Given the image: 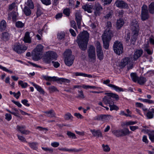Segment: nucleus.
Wrapping results in <instances>:
<instances>
[{"instance_id": "f257e3e1", "label": "nucleus", "mask_w": 154, "mask_h": 154, "mask_svg": "<svg viewBox=\"0 0 154 154\" xmlns=\"http://www.w3.org/2000/svg\"><path fill=\"white\" fill-rule=\"evenodd\" d=\"M89 37V34L86 31H84L77 36L76 42L82 50L84 51L86 49Z\"/></svg>"}, {"instance_id": "f03ea898", "label": "nucleus", "mask_w": 154, "mask_h": 154, "mask_svg": "<svg viewBox=\"0 0 154 154\" xmlns=\"http://www.w3.org/2000/svg\"><path fill=\"white\" fill-rule=\"evenodd\" d=\"M71 54V51L68 49L66 50L63 53L65 63L67 66H69L72 64L74 59V56L72 55Z\"/></svg>"}, {"instance_id": "7ed1b4c3", "label": "nucleus", "mask_w": 154, "mask_h": 154, "mask_svg": "<svg viewBox=\"0 0 154 154\" xmlns=\"http://www.w3.org/2000/svg\"><path fill=\"white\" fill-rule=\"evenodd\" d=\"M57 57V55L55 52L51 51H48L46 52L43 57V61L46 63H50L52 60H56Z\"/></svg>"}, {"instance_id": "20e7f679", "label": "nucleus", "mask_w": 154, "mask_h": 154, "mask_svg": "<svg viewBox=\"0 0 154 154\" xmlns=\"http://www.w3.org/2000/svg\"><path fill=\"white\" fill-rule=\"evenodd\" d=\"M43 46L41 45H37L32 52V58L37 61L40 59V55L42 53Z\"/></svg>"}, {"instance_id": "39448f33", "label": "nucleus", "mask_w": 154, "mask_h": 154, "mask_svg": "<svg viewBox=\"0 0 154 154\" xmlns=\"http://www.w3.org/2000/svg\"><path fill=\"white\" fill-rule=\"evenodd\" d=\"M95 48L93 45H90L87 51L88 54L89 61L93 63L95 62L96 56Z\"/></svg>"}, {"instance_id": "423d86ee", "label": "nucleus", "mask_w": 154, "mask_h": 154, "mask_svg": "<svg viewBox=\"0 0 154 154\" xmlns=\"http://www.w3.org/2000/svg\"><path fill=\"white\" fill-rule=\"evenodd\" d=\"M132 59L131 57H125L124 58L120 63L121 66L124 67L127 65L128 70L132 69L133 67V63L131 61Z\"/></svg>"}, {"instance_id": "0eeeda50", "label": "nucleus", "mask_w": 154, "mask_h": 154, "mask_svg": "<svg viewBox=\"0 0 154 154\" xmlns=\"http://www.w3.org/2000/svg\"><path fill=\"white\" fill-rule=\"evenodd\" d=\"M130 132L127 128H125L123 129L114 130L112 131L113 134L118 137L128 135Z\"/></svg>"}, {"instance_id": "6e6552de", "label": "nucleus", "mask_w": 154, "mask_h": 154, "mask_svg": "<svg viewBox=\"0 0 154 154\" xmlns=\"http://www.w3.org/2000/svg\"><path fill=\"white\" fill-rule=\"evenodd\" d=\"M43 78L47 81H57L59 83H62V82L67 83L69 82V80L63 78H59L57 77L53 76L52 77L46 75L43 76Z\"/></svg>"}, {"instance_id": "1a4fd4ad", "label": "nucleus", "mask_w": 154, "mask_h": 154, "mask_svg": "<svg viewBox=\"0 0 154 154\" xmlns=\"http://www.w3.org/2000/svg\"><path fill=\"white\" fill-rule=\"evenodd\" d=\"M113 49L116 54L120 55L123 52V47L122 44L119 41H116L114 43Z\"/></svg>"}, {"instance_id": "9d476101", "label": "nucleus", "mask_w": 154, "mask_h": 154, "mask_svg": "<svg viewBox=\"0 0 154 154\" xmlns=\"http://www.w3.org/2000/svg\"><path fill=\"white\" fill-rule=\"evenodd\" d=\"M28 47L26 46H23L20 45L15 44L13 47L14 51L18 54L24 53L27 49Z\"/></svg>"}, {"instance_id": "9b49d317", "label": "nucleus", "mask_w": 154, "mask_h": 154, "mask_svg": "<svg viewBox=\"0 0 154 154\" xmlns=\"http://www.w3.org/2000/svg\"><path fill=\"white\" fill-rule=\"evenodd\" d=\"M96 48L97 57L100 60H102L103 59L104 55L102 47L99 42H96Z\"/></svg>"}, {"instance_id": "f8f14e48", "label": "nucleus", "mask_w": 154, "mask_h": 154, "mask_svg": "<svg viewBox=\"0 0 154 154\" xmlns=\"http://www.w3.org/2000/svg\"><path fill=\"white\" fill-rule=\"evenodd\" d=\"M113 36V34L109 29H106L102 36V39L111 40V38Z\"/></svg>"}, {"instance_id": "ddd939ff", "label": "nucleus", "mask_w": 154, "mask_h": 154, "mask_svg": "<svg viewBox=\"0 0 154 154\" xmlns=\"http://www.w3.org/2000/svg\"><path fill=\"white\" fill-rule=\"evenodd\" d=\"M108 94L109 93L105 94H107V95L104 96L103 98L102 101L106 105L109 104V105L111 104L114 103V102L113 99L111 98Z\"/></svg>"}, {"instance_id": "4468645a", "label": "nucleus", "mask_w": 154, "mask_h": 154, "mask_svg": "<svg viewBox=\"0 0 154 154\" xmlns=\"http://www.w3.org/2000/svg\"><path fill=\"white\" fill-rule=\"evenodd\" d=\"M131 28L132 32L138 33L139 28L137 22L133 21L131 23Z\"/></svg>"}, {"instance_id": "2eb2a0df", "label": "nucleus", "mask_w": 154, "mask_h": 154, "mask_svg": "<svg viewBox=\"0 0 154 154\" xmlns=\"http://www.w3.org/2000/svg\"><path fill=\"white\" fill-rule=\"evenodd\" d=\"M75 20L77 23L78 27L79 29L81 28V24L82 20V16L80 13L78 11H76L75 14Z\"/></svg>"}, {"instance_id": "dca6fc26", "label": "nucleus", "mask_w": 154, "mask_h": 154, "mask_svg": "<svg viewBox=\"0 0 154 154\" xmlns=\"http://www.w3.org/2000/svg\"><path fill=\"white\" fill-rule=\"evenodd\" d=\"M115 4L117 7L121 8H125L128 6L127 4L122 0H117Z\"/></svg>"}, {"instance_id": "f3484780", "label": "nucleus", "mask_w": 154, "mask_h": 154, "mask_svg": "<svg viewBox=\"0 0 154 154\" xmlns=\"http://www.w3.org/2000/svg\"><path fill=\"white\" fill-rule=\"evenodd\" d=\"M26 127L25 126H17V130L18 131H19L22 134H27L30 133V131L27 130H26Z\"/></svg>"}, {"instance_id": "a211bd4d", "label": "nucleus", "mask_w": 154, "mask_h": 154, "mask_svg": "<svg viewBox=\"0 0 154 154\" xmlns=\"http://www.w3.org/2000/svg\"><path fill=\"white\" fill-rule=\"evenodd\" d=\"M90 131L92 133L93 136L97 137V138L103 137L102 134L100 130H95V129L91 130Z\"/></svg>"}, {"instance_id": "6ab92c4d", "label": "nucleus", "mask_w": 154, "mask_h": 154, "mask_svg": "<svg viewBox=\"0 0 154 154\" xmlns=\"http://www.w3.org/2000/svg\"><path fill=\"white\" fill-rule=\"evenodd\" d=\"M143 51L142 50H137L134 53L133 60L135 61L141 56L143 54Z\"/></svg>"}, {"instance_id": "aec40b11", "label": "nucleus", "mask_w": 154, "mask_h": 154, "mask_svg": "<svg viewBox=\"0 0 154 154\" xmlns=\"http://www.w3.org/2000/svg\"><path fill=\"white\" fill-rule=\"evenodd\" d=\"M44 112L45 114V116L51 118L56 117V113L53 109L45 111Z\"/></svg>"}, {"instance_id": "412c9836", "label": "nucleus", "mask_w": 154, "mask_h": 154, "mask_svg": "<svg viewBox=\"0 0 154 154\" xmlns=\"http://www.w3.org/2000/svg\"><path fill=\"white\" fill-rule=\"evenodd\" d=\"M23 41L25 43H30L31 42V38L30 37L29 32H27L25 33L23 38Z\"/></svg>"}, {"instance_id": "4be33fe9", "label": "nucleus", "mask_w": 154, "mask_h": 154, "mask_svg": "<svg viewBox=\"0 0 154 154\" xmlns=\"http://www.w3.org/2000/svg\"><path fill=\"white\" fill-rule=\"evenodd\" d=\"M132 35L131 39V44L134 45L135 44L137 37L138 35V33L132 32Z\"/></svg>"}, {"instance_id": "5701e85b", "label": "nucleus", "mask_w": 154, "mask_h": 154, "mask_svg": "<svg viewBox=\"0 0 154 154\" xmlns=\"http://www.w3.org/2000/svg\"><path fill=\"white\" fill-rule=\"evenodd\" d=\"M58 149L60 150L61 151L74 152H75L81 151L82 150V149H69L65 148H59Z\"/></svg>"}, {"instance_id": "b1692460", "label": "nucleus", "mask_w": 154, "mask_h": 154, "mask_svg": "<svg viewBox=\"0 0 154 154\" xmlns=\"http://www.w3.org/2000/svg\"><path fill=\"white\" fill-rule=\"evenodd\" d=\"M124 22L122 19L118 20L116 22V26L118 29H120L123 25Z\"/></svg>"}, {"instance_id": "393cba45", "label": "nucleus", "mask_w": 154, "mask_h": 154, "mask_svg": "<svg viewBox=\"0 0 154 154\" xmlns=\"http://www.w3.org/2000/svg\"><path fill=\"white\" fill-rule=\"evenodd\" d=\"M141 19L143 21L147 19L149 17L148 12H141Z\"/></svg>"}, {"instance_id": "a878e982", "label": "nucleus", "mask_w": 154, "mask_h": 154, "mask_svg": "<svg viewBox=\"0 0 154 154\" xmlns=\"http://www.w3.org/2000/svg\"><path fill=\"white\" fill-rule=\"evenodd\" d=\"M32 84L38 91H39L40 93L42 94H44L45 92L40 86L33 82H32Z\"/></svg>"}, {"instance_id": "bb28decb", "label": "nucleus", "mask_w": 154, "mask_h": 154, "mask_svg": "<svg viewBox=\"0 0 154 154\" xmlns=\"http://www.w3.org/2000/svg\"><path fill=\"white\" fill-rule=\"evenodd\" d=\"M108 86L112 88L117 91L120 92L123 91H124L123 88L112 84H109L108 85Z\"/></svg>"}, {"instance_id": "cd10ccee", "label": "nucleus", "mask_w": 154, "mask_h": 154, "mask_svg": "<svg viewBox=\"0 0 154 154\" xmlns=\"http://www.w3.org/2000/svg\"><path fill=\"white\" fill-rule=\"evenodd\" d=\"M103 47L106 49H108L109 46V42L110 40H108L106 39H102Z\"/></svg>"}, {"instance_id": "c85d7f7f", "label": "nucleus", "mask_w": 154, "mask_h": 154, "mask_svg": "<svg viewBox=\"0 0 154 154\" xmlns=\"http://www.w3.org/2000/svg\"><path fill=\"white\" fill-rule=\"evenodd\" d=\"M112 117L109 115H101L102 121H106L109 120L110 119H112Z\"/></svg>"}, {"instance_id": "c756f323", "label": "nucleus", "mask_w": 154, "mask_h": 154, "mask_svg": "<svg viewBox=\"0 0 154 154\" xmlns=\"http://www.w3.org/2000/svg\"><path fill=\"white\" fill-rule=\"evenodd\" d=\"M146 80L145 78L143 77H138L137 79V83L140 85H143L146 82Z\"/></svg>"}, {"instance_id": "7c9ffc66", "label": "nucleus", "mask_w": 154, "mask_h": 154, "mask_svg": "<svg viewBox=\"0 0 154 154\" xmlns=\"http://www.w3.org/2000/svg\"><path fill=\"white\" fill-rule=\"evenodd\" d=\"M23 11L26 16H29L31 14V11L27 6H25L23 10Z\"/></svg>"}, {"instance_id": "2f4dec72", "label": "nucleus", "mask_w": 154, "mask_h": 154, "mask_svg": "<svg viewBox=\"0 0 154 154\" xmlns=\"http://www.w3.org/2000/svg\"><path fill=\"white\" fill-rule=\"evenodd\" d=\"M83 9L85 11H87L88 13H91L92 12V7L90 5H84L82 7Z\"/></svg>"}, {"instance_id": "473e14b6", "label": "nucleus", "mask_w": 154, "mask_h": 154, "mask_svg": "<svg viewBox=\"0 0 154 154\" xmlns=\"http://www.w3.org/2000/svg\"><path fill=\"white\" fill-rule=\"evenodd\" d=\"M6 27V22L5 20H3L1 21L0 23V29L1 30L3 31L5 30Z\"/></svg>"}, {"instance_id": "72a5a7b5", "label": "nucleus", "mask_w": 154, "mask_h": 154, "mask_svg": "<svg viewBox=\"0 0 154 154\" xmlns=\"http://www.w3.org/2000/svg\"><path fill=\"white\" fill-rule=\"evenodd\" d=\"M131 76L132 80L134 82H136L138 79V77L136 73H131Z\"/></svg>"}, {"instance_id": "f704fd0d", "label": "nucleus", "mask_w": 154, "mask_h": 154, "mask_svg": "<svg viewBox=\"0 0 154 154\" xmlns=\"http://www.w3.org/2000/svg\"><path fill=\"white\" fill-rule=\"evenodd\" d=\"M148 10L149 12L152 14L154 13V2H152L149 5Z\"/></svg>"}, {"instance_id": "c9c22d12", "label": "nucleus", "mask_w": 154, "mask_h": 154, "mask_svg": "<svg viewBox=\"0 0 154 154\" xmlns=\"http://www.w3.org/2000/svg\"><path fill=\"white\" fill-rule=\"evenodd\" d=\"M138 100L142 101L143 102L147 103L149 104H154V101L152 100L147 99H143L141 98H139Z\"/></svg>"}, {"instance_id": "e433bc0d", "label": "nucleus", "mask_w": 154, "mask_h": 154, "mask_svg": "<svg viewBox=\"0 0 154 154\" xmlns=\"http://www.w3.org/2000/svg\"><path fill=\"white\" fill-rule=\"evenodd\" d=\"M2 36L3 39L5 41H8L9 38V35L7 32H4L2 33Z\"/></svg>"}, {"instance_id": "4c0bfd02", "label": "nucleus", "mask_w": 154, "mask_h": 154, "mask_svg": "<svg viewBox=\"0 0 154 154\" xmlns=\"http://www.w3.org/2000/svg\"><path fill=\"white\" fill-rule=\"evenodd\" d=\"M95 8L97 14L102 10V8L99 4L97 3L95 5Z\"/></svg>"}, {"instance_id": "58836bf2", "label": "nucleus", "mask_w": 154, "mask_h": 154, "mask_svg": "<svg viewBox=\"0 0 154 154\" xmlns=\"http://www.w3.org/2000/svg\"><path fill=\"white\" fill-rule=\"evenodd\" d=\"M29 146L32 149L34 150H36L37 148V143L36 142L28 143Z\"/></svg>"}, {"instance_id": "ea45409f", "label": "nucleus", "mask_w": 154, "mask_h": 154, "mask_svg": "<svg viewBox=\"0 0 154 154\" xmlns=\"http://www.w3.org/2000/svg\"><path fill=\"white\" fill-rule=\"evenodd\" d=\"M18 15L17 13L15 12H12L11 13V16H12V19L13 21H16L17 19V17Z\"/></svg>"}, {"instance_id": "a19ab883", "label": "nucleus", "mask_w": 154, "mask_h": 154, "mask_svg": "<svg viewBox=\"0 0 154 154\" xmlns=\"http://www.w3.org/2000/svg\"><path fill=\"white\" fill-rule=\"evenodd\" d=\"M73 118V116L69 112H67L66 113L64 116V118L65 120H72Z\"/></svg>"}, {"instance_id": "79ce46f5", "label": "nucleus", "mask_w": 154, "mask_h": 154, "mask_svg": "<svg viewBox=\"0 0 154 154\" xmlns=\"http://www.w3.org/2000/svg\"><path fill=\"white\" fill-rule=\"evenodd\" d=\"M26 4L27 6H28L30 8L33 9L34 8V5L33 2L31 0H28L27 2L26 3Z\"/></svg>"}, {"instance_id": "37998d69", "label": "nucleus", "mask_w": 154, "mask_h": 154, "mask_svg": "<svg viewBox=\"0 0 154 154\" xmlns=\"http://www.w3.org/2000/svg\"><path fill=\"white\" fill-rule=\"evenodd\" d=\"M153 113L152 112V111L151 109V111H149L146 114V116L148 119H151L153 118Z\"/></svg>"}, {"instance_id": "c03bdc74", "label": "nucleus", "mask_w": 154, "mask_h": 154, "mask_svg": "<svg viewBox=\"0 0 154 154\" xmlns=\"http://www.w3.org/2000/svg\"><path fill=\"white\" fill-rule=\"evenodd\" d=\"M102 147L103 148V151L105 152H109L110 150V148L108 145H105L104 144H103Z\"/></svg>"}, {"instance_id": "a18cd8bd", "label": "nucleus", "mask_w": 154, "mask_h": 154, "mask_svg": "<svg viewBox=\"0 0 154 154\" xmlns=\"http://www.w3.org/2000/svg\"><path fill=\"white\" fill-rule=\"evenodd\" d=\"M15 25L17 28H22L24 27V23L20 21H18L16 22Z\"/></svg>"}, {"instance_id": "49530a36", "label": "nucleus", "mask_w": 154, "mask_h": 154, "mask_svg": "<svg viewBox=\"0 0 154 154\" xmlns=\"http://www.w3.org/2000/svg\"><path fill=\"white\" fill-rule=\"evenodd\" d=\"M65 36V34L63 32H60L57 34V37L60 40L63 38Z\"/></svg>"}, {"instance_id": "de8ad7c7", "label": "nucleus", "mask_w": 154, "mask_h": 154, "mask_svg": "<svg viewBox=\"0 0 154 154\" xmlns=\"http://www.w3.org/2000/svg\"><path fill=\"white\" fill-rule=\"evenodd\" d=\"M67 135L70 138H72L73 139H75L76 138L75 134L70 131H67Z\"/></svg>"}, {"instance_id": "09e8293b", "label": "nucleus", "mask_w": 154, "mask_h": 154, "mask_svg": "<svg viewBox=\"0 0 154 154\" xmlns=\"http://www.w3.org/2000/svg\"><path fill=\"white\" fill-rule=\"evenodd\" d=\"M109 106L110 111H112L113 110H117L119 109V107L116 105L114 104V103L112 104H111L109 105Z\"/></svg>"}, {"instance_id": "8fccbe9b", "label": "nucleus", "mask_w": 154, "mask_h": 154, "mask_svg": "<svg viewBox=\"0 0 154 154\" xmlns=\"http://www.w3.org/2000/svg\"><path fill=\"white\" fill-rule=\"evenodd\" d=\"M79 94L77 97L79 98L83 99L85 98V96L82 90H79L78 91Z\"/></svg>"}, {"instance_id": "3c124183", "label": "nucleus", "mask_w": 154, "mask_h": 154, "mask_svg": "<svg viewBox=\"0 0 154 154\" xmlns=\"http://www.w3.org/2000/svg\"><path fill=\"white\" fill-rule=\"evenodd\" d=\"M108 94L109 95L111 98H114L116 100H118L119 99V96L117 94L112 93H109Z\"/></svg>"}, {"instance_id": "603ef678", "label": "nucleus", "mask_w": 154, "mask_h": 154, "mask_svg": "<svg viewBox=\"0 0 154 154\" xmlns=\"http://www.w3.org/2000/svg\"><path fill=\"white\" fill-rule=\"evenodd\" d=\"M48 90L50 92H53L55 91H59V90L55 86H53L49 87L48 88Z\"/></svg>"}, {"instance_id": "864d4df0", "label": "nucleus", "mask_w": 154, "mask_h": 154, "mask_svg": "<svg viewBox=\"0 0 154 154\" xmlns=\"http://www.w3.org/2000/svg\"><path fill=\"white\" fill-rule=\"evenodd\" d=\"M70 23L71 27L77 30V28L75 22L74 20H72L70 21Z\"/></svg>"}, {"instance_id": "5fc2aeb1", "label": "nucleus", "mask_w": 154, "mask_h": 154, "mask_svg": "<svg viewBox=\"0 0 154 154\" xmlns=\"http://www.w3.org/2000/svg\"><path fill=\"white\" fill-rule=\"evenodd\" d=\"M113 12L112 11H110L104 17L106 19H109V18L111 17L112 16V14H113Z\"/></svg>"}, {"instance_id": "6e6d98bb", "label": "nucleus", "mask_w": 154, "mask_h": 154, "mask_svg": "<svg viewBox=\"0 0 154 154\" xmlns=\"http://www.w3.org/2000/svg\"><path fill=\"white\" fill-rule=\"evenodd\" d=\"M43 4L48 5H50L51 4V0H41Z\"/></svg>"}, {"instance_id": "4d7b16f0", "label": "nucleus", "mask_w": 154, "mask_h": 154, "mask_svg": "<svg viewBox=\"0 0 154 154\" xmlns=\"http://www.w3.org/2000/svg\"><path fill=\"white\" fill-rule=\"evenodd\" d=\"M0 68L3 71L10 73H13V71H12L10 70L7 69L6 67L2 66L1 65H0Z\"/></svg>"}, {"instance_id": "13d9d810", "label": "nucleus", "mask_w": 154, "mask_h": 154, "mask_svg": "<svg viewBox=\"0 0 154 154\" xmlns=\"http://www.w3.org/2000/svg\"><path fill=\"white\" fill-rule=\"evenodd\" d=\"M137 123L136 121H129L126 122L125 123V125L128 126L129 125H134Z\"/></svg>"}, {"instance_id": "bf43d9fd", "label": "nucleus", "mask_w": 154, "mask_h": 154, "mask_svg": "<svg viewBox=\"0 0 154 154\" xmlns=\"http://www.w3.org/2000/svg\"><path fill=\"white\" fill-rule=\"evenodd\" d=\"M16 6V3L15 2H13L9 5V10L10 11H11L14 8H15Z\"/></svg>"}, {"instance_id": "052dcab7", "label": "nucleus", "mask_w": 154, "mask_h": 154, "mask_svg": "<svg viewBox=\"0 0 154 154\" xmlns=\"http://www.w3.org/2000/svg\"><path fill=\"white\" fill-rule=\"evenodd\" d=\"M42 14V12L41 8L38 7L36 12L37 17H38L40 16Z\"/></svg>"}, {"instance_id": "680f3d73", "label": "nucleus", "mask_w": 154, "mask_h": 154, "mask_svg": "<svg viewBox=\"0 0 154 154\" xmlns=\"http://www.w3.org/2000/svg\"><path fill=\"white\" fill-rule=\"evenodd\" d=\"M63 13L67 16H69L70 14V11L69 9H65L63 11Z\"/></svg>"}, {"instance_id": "e2e57ef3", "label": "nucleus", "mask_w": 154, "mask_h": 154, "mask_svg": "<svg viewBox=\"0 0 154 154\" xmlns=\"http://www.w3.org/2000/svg\"><path fill=\"white\" fill-rule=\"evenodd\" d=\"M42 149L45 151H49L51 153H52L53 152V149H52L49 148H45L42 147Z\"/></svg>"}, {"instance_id": "0e129e2a", "label": "nucleus", "mask_w": 154, "mask_h": 154, "mask_svg": "<svg viewBox=\"0 0 154 154\" xmlns=\"http://www.w3.org/2000/svg\"><path fill=\"white\" fill-rule=\"evenodd\" d=\"M148 12V8L146 5H143L142 7L141 12Z\"/></svg>"}, {"instance_id": "69168bd1", "label": "nucleus", "mask_w": 154, "mask_h": 154, "mask_svg": "<svg viewBox=\"0 0 154 154\" xmlns=\"http://www.w3.org/2000/svg\"><path fill=\"white\" fill-rule=\"evenodd\" d=\"M22 103L24 105L28 107L30 105L29 103H28V101L26 99H24L21 101Z\"/></svg>"}, {"instance_id": "338daca9", "label": "nucleus", "mask_w": 154, "mask_h": 154, "mask_svg": "<svg viewBox=\"0 0 154 154\" xmlns=\"http://www.w3.org/2000/svg\"><path fill=\"white\" fill-rule=\"evenodd\" d=\"M93 119L94 120L102 121L101 115H98L96 116H95L94 117Z\"/></svg>"}, {"instance_id": "774afa93", "label": "nucleus", "mask_w": 154, "mask_h": 154, "mask_svg": "<svg viewBox=\"0 0 154 154\" xmlns=\"http://www.w3.org/2000/svg\"><path fill=\"white\" fill-rule=\"evenodd\" d=\"M13 94L14 97H15L17 99H18L20 95V92L19 91H18L17 93L14 92H13Z\"/></svg>"}]
</instances>
